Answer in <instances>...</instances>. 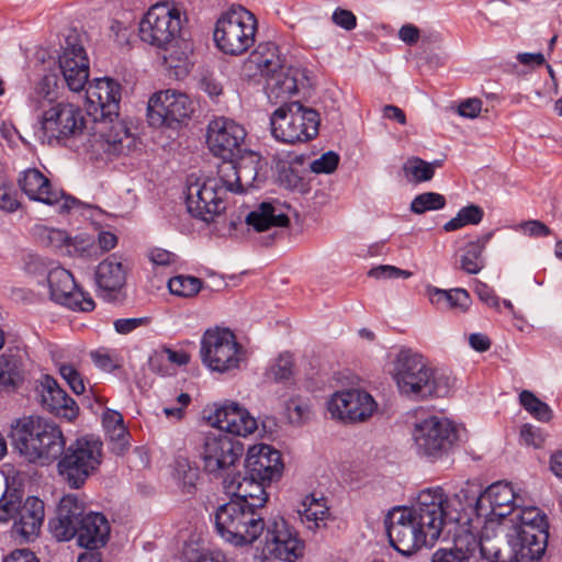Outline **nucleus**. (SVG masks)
Masks as SVG:
<instances>
[{
	"instance_id": "f257e3e1",
	"label": "nucleus",
	"mask_w": 562,
	"mask_h": 562,
	"mask_svg": "<svg viewBox=\"0 0 562 562\" xmlns=\"http://www.w3.org/2000/svg\"><path fill=\"white\" fill-rule=\"evenodd\" d=\"M89 113L93 115V135L87 138V150L108 157H116L132 144L125 122L119 119L121 86L109 77L95 78L87 87Z\"/></svg>"
},
{
	"instance_id": "f03ea898",
	"label": "nucleus",
	"mask_w": 562,
	"mask_h": 562,
	"mask_svg": "<svg viewBox=\"0 0 562 562\" xmlns=\"http://www.w3.org/2000/svg\"><path fill=\"white\" fill-rule=\"evenodd\" d=\"M440 496L419 492L412 506L394 507L385 518L391 546L403 555L434 546L441 535Z\"/></svg>"
},
{
	"instance_id": "7ed1b4c3",
	"label": "nucleus",
	"mask_w": 562,
	"mask_h": 562,
	"mask_svg": "<svg viewBox=\"0 0 562 562\" xmlns=\"http://www.w3.org/2000/svg\"><path fill=\"white\" fill-rule=\"evenodd\" d=\"M48 529L57 541H69L77 537L80 547L95 550L104 547L110 537V524L102 513L86 512V506L75 495L64 496Z\"/></svg>"
},
{
	"instance_id": "20e7f679",
	"label": "nucleus",
	"mask_w": 562,
	"mask_h": 562,
	"mask_svg": "<svg viewBox=\"0 0 562 562\" xmlns=\"http://www.w3.org/2000/svg\"><path fill=\"white\" fill-rule=\"evenodd\" d=\"M13 447L29 462L48 465L61 457L66 438L53 420L41 416H26L12 425Z\"/></svg>"
},
{
	"instance_id": "39448f33",
	"label": "nucleus",
	"mask_w": 562,
	"mask_h": 562,
	"mask_svg": "<svg viewBox=\"0 0 562 562\" xmlns=\"http://www.w3.org/2000/svg\"><path fill=\"white\" fill-rule=\"evenodd\" d=\"M33 130L35 139L48 146H72L87 137L85 114L70 103H57L45 110Z\"/></svg>"
},
{
	"instance_id": "423d86ee",
	"label": "nucleus",
	"mask_w": 562,
	"mask_h": 562,
	"mask_svg": "<svg viewBox=\"0 0 562 562\" xmlns=\"http://www.w3.org/2000/svg\"><path fill=\"white\" fill-rule=\"evenodd\" d=\"M394 380L400 392L414 400L443 396L448 385L435 376L424 357L411 349L402 350L394 363Z\"/></svg>"
},
{
	"instance_id": "0eeeda50",
	"label": "nucleus",
	"mask_w": 562,
	"mask_h": 562,
	"mask_svg": "<svg viewBox=\"0 0 562 562\" xmlns=\"http://www.w3.org/2000/svg\"><path fill=\"white\" fill-rule=\"evenodd\" d=\"M217 533L234 546L254 543L263 532L266 522L261 512L249 507L246 501L231 498L218 506L214 515Z\"/></svg>"
},
{
	"instance_id": "6e6552de",
	"label": "nucleus",
	"mask_w": 562,
	"mask_h": 562,
	"mask_svg": "<svg viewBox=\"0 0 562 562\" xmlns=\"http://www.w3.org/2000/svg\"><path fill=\"white\" fill-rule=\"evenodd\" d=\"M321 119L316 110L299 101L284 102L270 116L272 136L283 143H305L318 134Z\"/></svg>"
},
{
	"instance_id": "1a4fd4ad",
	"label": "nucleus",
	"mask_w": 562,
	"mask_h": 562,
	"mask_svg": "<svg viewBox=\"0 0 562 562\" xmlns=\"http://www.w3.org/2000/svg\"><path fill=\"white\" fill-rule=\"evenodd\" d=\"M102 442L90 436L76 439L58 459V474L70 488H80L102 462Z\"/></svg>"
},
{
	"instance_id": "9d476101",
	"label": "nucleus",
	"mask_w": 562,
	"mask_h": 562,
	"mask_svg": "<svg viewBox=\"0 0 562 562\" xmlns=\"http://www.w3.org/2000/svg\"><path fill=\"white\" fill-rule=\"evenodd\" d=\"M256 32V16L239 5L232 7L218 18L213 36L221 52L238 56L254 45Z\"/></svg>"
},
{
	"instance_id": "9b49d317",
	"label": "nucleus",
	"mask_w": 562,
	"mask_h": 562,
	"mask_svg": "<svg viewBox=\"0 0 562 562\" xmlns=\"http://www.w3.org/2000/svg\"><path fill=\"white\" fill-rule=\"evenodd\" d=\"M200 356L202 363L211 371L225 373L239 368L244 350L231 329L214 327L204 331Z\"/></svg>"
},
{
	"instance_id": "f8f14e48",
	"label": "nucleus",
	"mask_w": 562,
	"mask_h": 562,
	"mask_svg": "<svg viewBox=\"0 0 562 562\" xmlns=\"http://www.w3.org/2000/svg\"><path fill=\"white\" fill-rule=\"evenodd\" d=\"M413 439L420 457L436 461L451 450L458 434L449 419L430 416L415 424Z\"/></svg>"
},
{
	"instance_id": "ddd939ff",
	"label": "nucleus",
	"mask_w": 562,
	"mask_h": 562,
	"mask_svg": "<svg viewBox=\"0 0 562 562\" xmlns=\"http://www.w3.org/2000/svg\"><path fill=\"white\" fill-rule=\"evenodd\" d=\"M193 113V105L186 93L176 90L155 92L147 104V121L154 127L178 130Z\"/></svg>"
},
{
	"instance_id": "4468645a",
	"label": "nucleus",
	"mask_w": 562,
	"mask_h": 562,
	"mask_svg": "<svg viewBox=\"0 0 562 562\" xmlns=\"http://www.w3.org/2000/svg\"><path fill=\"white\" fill-rule=\"evenodd\" d=\"M181 13L167 3H157L139 22V37L158 48L166 49L180 34Z\"/></svg>"
},
{
	"instance_id": "2eb2a0df",
	"label": "nucleus",
	"mask_w": 562,
	"mask_h": 562,
	"mask_svg": "<svg viewBox=\"0 0 562 562\" xmlns=\"http://www.w3.org/2000/svg\"><path fill=\"white\" fill-rule=\"evenodd\" d=\"M204 470L215 476H223L241 457L244 446L227 434L210 431L198 448Z\"/></svg>"
},
{
	"instance_id": "dca6fc26",
	"label": "nucleus",
	"mask_w": 562,
	"mask_h": 562,
	"mask_svg": "<svg viewBox=\"0 0 562 562\" xmlns=\"http://www.w3.org/2000/svg\"><path fill=\"white\" fill-rule=\"evenodd\" d=\"M220 182L209 178L188 179L186 204L193 217L210 223L225 211V190L220 188Z\"/></svg>"
},
{
	"instance_id": "f3484780",
	"label": "nucleus",
	"mask_w": 562,
	"mask_h": 562,
	"mask_svg": "<svg viewBox=\"0 0 562 562\" xmlns=\"http://www.w3.org/2000/svg\"><path fill=\"white\" fill-rule=\"evenodd\" d=\"M21 191L31 200L55 206L60 214L69 213L79 201L54 186L37 168L21 171L16 179Z\"/></svg>"
},
{
	"instance_id": "a211bd4d",
	"label": "nucleus",
	"mask_w": 562,
	"mask_h": 562,
	"mask_svg": "<svg viewBox=\"0 0 562 562\" xmlns=\"http://www.w3.org/2000/svg\"><path fill=\"white\" fill-rule=\"evenodd\" d=\"M245 128L235 121L216 117L209 123L206 143L214 156L222 159H233L245 150Z\"/></svg>"
},
{
	"instance_id": "6ab92c4d",
	"label": "nucleus",
	"mask_w": 562,
	"mask_h": 562,
	"mask_svg": "<svg viewBox=\"0 0 562 562\" xmlns=\"http://www.w3.org/2000/svg\"><path fill=\"white\" fill-rule=\"evenodd\" d=\"M46 281L52 301L80 312H91L95 307L94 301L78 288L72 274L65 268H52Z\"/></svg>"
},
{
	"instance_id": "aec40b11",
	"label": "nucleus",
	"mask_w": 562,
	"mask_h": 562,
	"mask_svg": "<svg viewBox=\"0 0 562 562\" xmlns=\"http://www.w3.org/2000/svg\"><path fill=\"white\" fill-rule=\"evenodd\" d=\"M327 408L334 418L353 423L370 417L376 404L364 391L347 390L336 392L328 401Z\"/></svg>"
},
{
	"instance_id": "412c9836",
	"label": "nucleus",
	"mask_w": 562,
	"mask_h": 562,
	"mask_svg": "<svg viewBox=\"0 0 562 562\" xmlns=\"http://www.w3.org/2000/svg\"><path fill=\"white\" fill-rule=\"evenodd\" d=\"M522 497L508 482H495L482 491L483 515L487 520H506L519 505Z\"/></svg>"
},
{
	"instance_id": "4be33fe9",
	"label": "nucleus",
	"mask_w": 562,
	"mask_h": 562,
	"mask_svg": "<svg viewBox=\"0 0 562 562\" xmlns=\"http://www.w3.org/2000/svg\"><path fill=\"white\" fill-rule=\"evenodd\" d=\"M246 475L252 480L271 483L280 479L283 470L281 454L268 445H255L245 459Z\"/></svg>"
},
{
	"instance_id": "5701e85b",
	"label": "nucleus",
	"mask_w": 562,
	"mask_h": 562,
	"mask_svg": "<svg viewBox=\"0 0 562 562\" xmlns=\"http://www.w3.org/2000/svg\"><path fill=\"white\" fill-rule=\"evenodd\" d=\"M209 420L217 429L239 437H246L257 429L256 418L235 402L217 406Z\"/></svg>"
},
{
	"instance_id": "b1692460",
	"label": "nucleus",
	"mask_w": 562,
	"mask_h": 562,
	"mask_svg": "<svg viewBox=\"0 0 562 562\" xmlns=\"http://www.w3.org/2000/svg\"><path fill=\"white\" fill-rule=\"evenodd\" d=\"M40 397L43 408L57 417L71 422L78 416L79 407L75 400L49 375L41 382Z\"/></svg>"
},
{
	"instance_id": "393cba45",
	"label": "nucleus",
	"mask_w": 562,
	"mask_h": 562,
	"mask_svg": "<svg viewBox=\"0 0 562 562\" xmlns=\"http://www.w3.org/2000/svg\"><path fill=\"white\" fill-rule=\"evenodd\" d=\"M510 562H540L544 555L549 533H506Z\"/></svg>"
},
{
	"instance_id": "a878e982",
	"label": "nucleus",
	"mask_w": 562,
	"mask_h": 562,
	"mask_svg": "<svg viewBox=\"0 0 562 562\" xmlns=\"http://www.w3.org/2000/svg\"><path fill=\"white\" fill-rule=\"evenodd\" d=\"M125 281L126 269L117 255H111L98 265L95 284L100 295L105 300H115Z\"/></svg>"
},
{
	"instance_id": "bb28decb",
	"label": "nucleus",
	"mask_w": 562,
	"mask_h": 562,
	"mask_svg": "<svg viewBox=\"0 0 562 562\" xmlns=\"http://www.w3.org/2000/svg\"><path fill=\"white\" fill-rule=\"evenodd\" d=\"M507 520L512 524L508 532L549 533L547 516L538 507L524 506L522 499Z\"/></svg>"
},
{
	"instance_id": "cd10ccee",
	"label": "nucleus",
	"mask_w": 562,
	"mask_h": 562,
	"mask_svg": "<svg viewBox=\"0 0 562 562\" xmlns=\"http://www.w3.org/2000/svg\"><path fill=\"white\" fill-rule=\"evenodd\" d=\"M32 235L42 246L60 250L69 256L85 250L83 239L71 238L64 229L35 224L32 227Z\"/></svg>"
},
{
	"instance_id": "c85d7f7f",
	"label": "nucleus",
	"mask_w": 562,
	"mask_h": 562,
	"mask_svg": "<svg viewBox=\"0 0 562 562\" xmlns=\"http://www.w3.org/2000/svg\"><path fill=\"white\" fill-rule=\"evenodd\" d=\"M44 502L35 496L27 497L20 504L13 529L25 539L36 536L44 521Z\"/></svg>"
},
{
	"instance_id": "c756f323",
	"label": "nucleus",
	"mask_w": 562,
	"mask_h": 562,
	"mask_svg": "<svg viewBox=\"0 0 562 562\" xmlns=\"http://www.w3.org/2000/svg\"><path fill=\"white\" fill-rule=\"evenodd\" d=\"M268 482L261 480H252L249 475H245L241 480L233 479L226 488L233 494V498L237 501H246L248 506L257 512H261L268 502L269 495L266 492Z\"/></svg>"
},
{
	"instance_id": "7c9ffc66",
	"label": "nucleus",
	"mask_w": 562,
	"mask_h": 562,
	"mask_svg": "<svg viewBox=\"0 0 562 562\" xmlns=\"http://www.w3.org/2000/svg\"><path fill=\"white\" fill-rule=\"evenodd\" d=\"M245 68L246 70H293L286 57L281 55L280 48L272 42L258 44L246 59Z\"/></svg>"
},
{
	"instance_id": "2f4dec72",
	"label": "nucleus",
	"mask_w": 562,
	"mask_h": 562,
	"mask_svg": "<svg viewBox=\"0 0 562 562\" xmlns=\"http://www.w3.org/2000/svg\"><path fill=\"white\" fill-rule=\"evenodd\" d=\"M246 223L256 232H266L273 227H286L290 220L280 207L270 202H262L247 215Z\"/></svg>"
},
{
	"instance_id": "473e14b6",
	"label": "nucleus",
	"mask_w": 562,
	"mask_h": 562,
	"mask_svg": "<svg viewBox=\"0 0 562 562\" xmlns=\"http://www.w3.org/2000/svg\"><path fill=\"white\" fill-rule=\"evenodd\" d=\"M462 537L469 549H475V562H479L481 558L488 562H510L509 543L507 541L505 547L502 548L499 540L490 537L482 536L477 539L472 533H467Z\"/></svg>"
},
{
	"instance_id": "72a5a7b5",
	"label": "nucleus",
	"mask_w": 562,
	"mask_h": 562,
	"mask_svg": "<svg viewBox=\"0 0 562 562\" xmlns=\"http://www.w3.org/2000/svg\"><path fill=\"white\" fill-rule=\"evenodd\" d=\"M265 92L271 103L284 102L297 92V78L293 72H266Z\"/></svg>"
},
{
	"instance_id": "f704fd0d",
	"label": "nucleus",
	"mask_w": 562,
	"mask_h": 562,
	"mask_svg": "<svg viewBox=\"0 0 562 562\" xmlns=\"http://www.w3.org/2000/svg\"><path fill=\"white\" fill-rule=\"evenodd\" d=\"M59 70L87 71L90 70V58L86 48L76 37L68 36L61 54L58 55Z\"/></svg>"
},
{
	"instance_id": "c9c22d12",
	"label": "nucleus",
	"mask_w": 562,
	"mask_h": 562,
	"mask_svg": "<svg viewBox=\"0 0 562 562\" xmlns=\"http://www.w3.org/2000/svg\"><path fill=\"white\" fill-rule=\"evenodd\" d=\"M297 514L302 524L314 531L326 526L329 509L323 498L318 499L314 495H307L297 509Z\"/></svg>"
},
{
	"instance_id": "e433bc0d",
	"label": "nucleus",
	"mask_w": 562,
	"mask_h": 562,
	"mask_svg": "<svg viewBox=\"0 0 562 562\" xmlns=\"http://www.w3.org/2000/svg\"><path fill=\"white\" fill-rule=\"evenodd\" d=\"M422 492H430L434 495L440 496V509L442 512L441 529L446 522L468 524L472 520L470 515H467V510L460 503L456 493L451 497H447L443 490L439 486L425 488Z\"/></svg>"
},
{
	"instance_id": "4c0bfd02",
	"label": "nucleus",
	"mask_w": 562,
	"mask_h": 562,
	"mask_svg": "<svg viewBox=\"0 0 562 562\" xmlns=\"http://www.w3.org/2000/svg\"><path fill=\"white\" fill-rule=\"evenodd\" d=\"M427 294L431 304L438 308H460L468 310L471 303L470 294L467 290L457 288L452 290H442L432 285H428Z\"/></svg>"
},
{
	"instance_id": "58836bf2",
	"label": "nucleus",
	"mask_w": 562,
	"mask_h": 562,
	"mask_svg": "<svg viewBox=\"0 0 562 562\" xmlns=\"http://www.w3.org/2000/svg\"><path fill=\"white\" fill-rule=\"evenodd\" d=\"M259 161V156L248 149L236 157L238 173L235 178L237 181V187L234 188L236 193L241 194L254 186L258 177Z\"/></svg>"
},
{
	"instance_id": "ea45409f",
	"label": "nucleus",
	"mask_w": 562,
	"mask_h": 562,
	"mask_svg": "<svg viewBox=\"0 0 562 562\" xmlns=\"http://www.w3.org/2000/svg\"><path fill=\"white\" fill-rule=\"evenodd\" d=\"M265 550L276 559L294 562L303 555L304 544L299 537L285 540H266Z\"/></svg>"
},
{
	"instance_id": "a19ab883",
	"label": "nucleus",
	"mask_w": 562,
	"mask_h": 562,
	"mask_svg": "<svg viewBox=\"0 0 562 562\" xmlns=\"http://www.w3.org/2000/svg\"><path fill=\"white\" fill-rule=\"evenodd\" d=\"M474 548L467 547L462 536L454 539L452 548L436 550L431 557V562H475Z\"/></svg>"
},
{
	"instance_id": "79ce46f5",
	"label": "nucleus",
	"mask_w": 562,
	"mask_h": 562,
	"mask_svg": "<svg viewBox=\"0 0 562 562\" xmlns=\"http://www.w3.org/2000/svg\"><path fill=\"white\" fill-rule=\"evenodd\" d=\"M460 503L467 510V515H470L471 518L474 516L482 517L483 515V504L482 499V490L481 486L467 482L460 490L456 493Z\"/></svg>"
},
{
	"instance_id": "37998d69",
	"label": "nucleus",
	"mask_w": 562,
	"mask_h": 562,
	"mask_svg": "<svg viewBox=\"0 0 562 562\" xmlns=\"http://www.w3.org/2000/svg\"><path fill=\"white\" fill-rule=\"evenodd\" d=\"M519 404L537 420L548 423L553 412L550 406L538 398L531 391L524 390L519 394Z\"/></svg>"
},
{
	"instance_id": "c03bdc74",
	"label": "nucleus",
	"mask_w": 562,
	"mask_h": 562,
	"mask_svg": "<svg viewBox=\"0 0 562 562\" xmlns=\"http://www.w3.org/2000/svg\"><path fill=\"white\" fill-rule=\"evenodd\" d=\"M60 85V72H46L35 83L32 98L37 102L41 100H47L52 102L57 99Z\"/></svg>"
},
{
	"instance_id": "a18cd8bd",
	"label": "nucleus",
	"mask_w": 562,
	"mask_h": 562,
	"mask_svg": "<svg viewBox=\"0 0 562 562\" xmlns=\"http://www.w3.org/2000/svg\"><path fill=\"white\" fill-rule=\"evenodd\" d=\"M175 476L182 491L192 494L200 479V471L199 468L192 465L188 459L179 458L176 461Z\"/></svg>"
},
{
	"instance_id": "49530a36",
	"label": "nucleus",
	"mask_w": 562,
	"mask_h": 562,
	"mask_svg": "<svg viewBox=\"0 0 562 562\" xmlns=\"http://www.w3.org/2000/svg\"><path fill=\"white\" fill-rule=\"evenodd\" d=\"M485 266L482 246L468 243L460 255V269L469 274H477Z\"/></svg>"
},
{
	"instance_id": "de8ad7c7",
	"label": "nucleus",
	"mask_w": 562,
	"mask_h": 562,
	"mask_svg": "<svg viewBox=\"0 0 562 562\" xmlns=\"http://www.w3.org/2000/svg\"><path fill=\"white\" fill-rule=\"evenodd\" d=\"M483 210L474 204L459 210L457 215L443 225L446 232H453L467 225H476L483 218Z\"/></svg>"
},
{
	"instance_id": "09e8293b",
	"label": "nucleus",
	"mask_w": 562,
	"mask_h": 562,
	"mask_svg": "<svg viewBox=\"0 0 562 562\" xmlns=\"http://www.w3.org/2000/svg\"><path fill=\"white\" fill-rule=\"evenodd\" d=\"M202 288L199 278L191 276H176L168 281V289L171 294L181 297H191L196 295Z\"/></svg>"
},
{
	"instance_id": "8fccbe9b",
	"label": "nucleus",
	"mask_w": 562,
	"mask_h": 562,
	"mask_svg": "<svg viewBox=\"0 0 562 562\" xmlns=\"http://www.w3.org/2000/svg\"><path fill=\"white\" fill-rule=\"evenodd\" d=\"M21 379V363L18 357L3 353L0 357V385L14 386Z\"/></svg>"
},
{
	"instance_id": "3c124183",
	"label": "nucleus",
	"mask_w": 562,
	"mask_h": 562,
	"mask_svg": "<svg viewBox=\"0 0 562 562\" xmlns=\"http://www.w3.org/2000/svg\"><path fill=\"white\" fill-rule=\"evenodd\" d=\"M403 171L416 183L429 181L434 177L432 165L419 157L408 158L403 165Z\"/></svg>"
},
{
	"instance_id": "603ef678",
	"label": "nucleus",
	"mask_w": 562,
	"mask_h": 562,
	"mask_svg": "<svg viewBox=\"0 0 562 562\" xmlns=\"http://www.w3.org/2000/svg\"><path fill=\"white\" fill-rule=\"evenodd\" d=\"M446 198L437 192H425L416 195L411 203V211L415 214H424L428 211L443 209Z\"/></svg>"
},
{
	"instance_id": "864d4df0",
	"label": "nucleus",
	"mask_w": 562,
	"mask_h": 562,
	"mask_svg": "<svg viewBox=\"0 0 562 562\" xmlns=\"http://www.w3.org/2000/svg\"><path fill=\"white\" fill-rule=\"evenodd\" d=\"M237 175L236 158L223 159L218 167V177H211L210 179L220 180V188L225 190V194L227 192L236 193L234 188L237 187V181L235 180Z\"/></svg>"
},
{
	"instance_id": "5fc2aeb1",
	"label": "nucleus",
	"mask_w": 562,
	"mask_h": 562,
	"mask_svg": "<svg viewBox=\"0 0 562 562\" xmlns=\"http://www.w3.org/2000/svg\"><path fill=\"white\" fill-rule=\"evenodd\" d=\"M289 422L293 425L304 424L311 416V406L301 398H291L285 405Z\"/></svg>"
},
{
	"instance_id": "6e6d98bb",
	"label": "nucleus",
	"mask_w": 562,
	"mask_h": 562,
	"mask_svg": "<svg viewBox=\"0 0 562 562\" xmlns=\"http://www.w3.org/2000/svg\"><path fill=\"white\" fill-rule=\"evenodd\" d=\"M265 529L267 530L266 540H285L291 538H297V533L288 525L282 518H273L266 524Z\"/></svg>"
},
{
	"instance_id": "4d7b16f0",
	"label": "nucleus",
	"mask_w": 562,
	"mask_h": 562,
	"mask_svg": "<svg viewBox=\"0 0 562 562\" xmlns=\"http://www.w3.org/2000/svg\"><path fill=\"white\" fill-rule=\"evenodd\" d=\"M56 65H58V56H55L54 52L46 47H36L30 58V66L40 70H54Z\"/></svg>"
},
{
	"instance_id": "13d9d810",
	"label": "nucleus",
	"mask_w": 562,
	"mask_h": 562,
	"mask_svg": "<svg viewBox=\"0 0 562 562\" xmlns=\"http://www.w3.org/2000/svg\"><path fill=\"white\" fill-rule=\"evenodd\" d=\"M16 189L10 182L0 184V210L5 213H14L21 207Z\"/></svg>"
},
{
	"instance_id": "bf43d9fd",
	"label": "nucleus",
	"mask_w": 562,
	"mask_h": 562,
	"mask_svg": "<svg viewBox=\"0 0 562 562\" xmlns=\"http://www.w3.org/2000/svg\"><path fill=\"white\" fill-rule=\"evenodd\" d=\"M293 374V360L290 355H281L270 368V375L276 382L291 379Z\"/></svg>"
},
{
	"instance_id": "052dcab7",
	"label": "nucleus",
	"mask_w": 562,
	"mask_h": 562,
	"mask_svg": "<svg viewBox=\"0 0 562 562\" xmlns=\"http://www.w3.org/2000/svg\"><path fill=\"white\" fill-rule=\"evenodd\" d=\"M61 378L67 382L69 387L76 394H82L86 390L83 378L78 370L69 363H64L59 367Z\"/></svg>"
},
{
	"instance_id": "680f3d73",
	"label": "nucleus",
	"mask_w": 562,
	"mask_h": 562,
	"mask_svg": "<svg viewBox=\"0 0 562 562\" xmlns=\"http://www.w3.org/2000/svg\"><path fill=\"white\" fill-rule=\"evenodd\" d=\"M368 274H369V277L380 280V279H398V278L408 279L409 277H412L413 273L408 270H403L395 266L381 265V266L370 269Z\"/></svg>"
},
{
	"instance_id": "e2e57ef3",
	"label": "nucleus",
	"mask_w": 562,
	"mask_h": 562,
	"mask_svg": "<svg viewBox=\"0 0 562 562\" xmlns=\"http://www.w3.org/2000/svg\"><path fill=\"white\" fill-rule=\"evenodd\" d=\"M338 164L339 155L330 150L315 159L311 165V169L315 173H331L337 169Z\"/></svg>"
},
{
	"instance_id": "0e129e2a",
	"label": "nucleus",
	"mask_w": 562,
	"mask_h": 562,
	"mask_svg": "<svg viewBox=\"0 0 562 562\" xmlns=\"http://www.w3.org/2000/svg\"><path fill=\"white\" fill-rule=\"evenodd\" d=\"M111 442H112V451L115 454H123L130 447L128 441V430L125 426H120L119 428L106 431Z\"/></svg>"
},
{
	"instance_id": "69168bd1",
	"label": "nucleus",
	"mask_w": 562,
	"mask_h": 562,
	"mask_svg": "<svg viewBox=\"0 0 562 562\" xmlns=\"http://www.w3.org/2000/svg\"><path fill=\"white\" fill-rule=\"evenodd\" d=\"M89 72H60L61 86L67 85L70 91L87 92Z\"/></svg>"
},
{
	"instance_id": "338daca9",
	"label": "nucleus",
	"mask_w": 562,
	"mask_h": 562,
	"mask_svg": "<svg viewBox=\"0 0 562 562\" xmlns=\"http://www.w3.org/2000/svg\"><path fill=\"white\" fill-rule=\"evenodd\" d=\"M131 34V30L126 24L117 20L111 21L109 26V37L112 38L119 47H125L128 45Z\"/></svg>"
},
{
	"instance_id": "774afa93",
	"label": "nucleus",
	"mask_w": 562,
	"mask_h": 562,
	"mask_svg": "<svg viewBox=\"0 0 562 562\" xmlns=\"http://www.w3.org/2000/svg\"><path fill=\"white\" fill-rule=\"evenodd\" d=\"M21 501L15 495L3 496L0 499V521L7 522L16 518Z\"/></svg>"
}]
</instances>
